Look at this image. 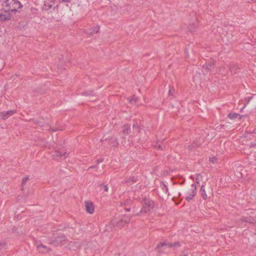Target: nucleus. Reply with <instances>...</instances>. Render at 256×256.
I'll return each mask as SVG.
<instances>
[{"label":"nucleus","mask_w":256,"mask_h":256,"mask_svg":"<svg viewBox=\"0 0 256 256\" xmlns=\"http://www.w3.org/2000/svg\"><path fill=\"white\" fill-rule=\"evenodd\" d=\"M131 217L126 214H116L111 220L110 223L114 226L121 228L130 222Z\"/></svg>","instance_id":"obj_1"},{"label":"nucleus","mask_w":256,"mask_h":256,"mask_svg":"<svg viewBox=\"0 0 256 256\" xmlns=\"http://www.w3.org/2000/svg\"><path fill=\"white\" fill-rule=\"evenodd\" d=\"M142 207L140 212H136L134 216H140L142 214L150 212L152 210L155 208V202L152 200L146 197L142 198Z\"/></svg>","instance_id":"obj_2"},{"label":"nucleus","mask_w":256,"mask_h":256,"mask_svg":"<svg viewBox=\"0 0 256 256\" xmlns=\"http://www.w3.org/2000/svg\"><path fill=\"white\" fill-rule=\"evenodd\" d=\"M196 186L195 184H192L190 188L186 190L184 192L186 199L190 201L192 199L196 194Z\"/></svg>","instance_id":"obj_3"},{"label":"nucleus","mask_w":256,"mask_h":256,"mask_svg":"<svg viewBox=\"0 0 256 256\" xmlns=\"http://www.w3.org/2000/svg\"><path fill=\"white\" fill-rule=\"evenodd\" d=\"M66 240V238L64 234L60 235L55 238L54 240H52L50 244L54 246L62 245L64 244Z\"/></svg>","instance_id":"obj_4"},{"label":"nucleus","mask_w":256,"mask_h":256,"mask_svg":"<svg viewBox=\"0 0 256 256\" xmlns=\"http://www.w3.org/2000/svg\"><path fill=\"white\" fill-rule=\"evenodd\" d=\"M68 156V154L66 152H62L60 151L56 150L54 154H53V158L56 160H60L65 159Z\"/></svg>","instance_id":"obj_5"},{"label":"nucleus","mask_w":256,"mask_h":256,"mask_svg":"<svg viewBox=\"0 0 256 256\" xmlns=\"http://www.w3.org/2000/svg\"><path fill=\"white\" fill-rule=\"evenodd\" d=\"M16 112L15 110H10L8 111H4L0 113V116L3 120H6L10 116L13 115Z\"/></svg>","instance_id":"obj_6"},{"label":"nucleus","mask_w":256,"mask_h":256,"mask_svg":"<svg viewBox=\"0 0 256 256\" xmlns=\"http://www.w3.org/2000/svg\"><path fill=\"white\" fill-rule=\"evenodd\" d=\"M85 204L86 211L90 214L93 213L94 212L93 204L90 202H86Z\"/></svg>","instance_id":"obj_7"},{"label":"nucleus","mask_w":256,"mask_h":256,"mask_svg":"<svg viewBox=\"0 0 256 256\" xmlns=\"http://www.w3.org/2000/svg\"><path fill=\"white\" fill-rule=\"evenodd\" d=\"M138 178L135 176H132L128 178L125 180L124 181V183L126 184L127 185H131L132 184L135 183L137 182Z\"/></svg>","instance_id":"obj_8"},{"label":"nucleus","mask_w":256,"mask_h":256,"mask_svg":"<svg viewBox=\"0 0 256 256\" xmlns=\"http://www.w3.org/2000/svg\"><path fill=\"white\" fill-rule=\"evenodd\" d=\"M52 1L48 0L47 1H45L42 7V8L44 10L48 11L52 7Z\"/></svg>","instance_id":"obj_9"},{"label":"nucleus","mask_w":256,"mask_h":256,"mask_svg":"<svg viewBox=\"0 0 256 256\" xmlns=\"http://www.w3.org/2000/svg\"><path fill=\"white\" fill-rule=\"evenodd\" d=\"M244 222L252 224L254 223V219L251 217H242L240 220V222L243 223Z\"/></svg>","instance_id":"obj_10"},{"label":"nucleus","mask_w":256,"mask_h":256,"mask_svg":"<svg viewBox=\"0 0 256 256\" xmlns=\"http://www.w3.org/2000/svg\"><path fill=\"white\" fill-rule=\"evenodd\" d=\"M36 246L39 251H40L42 252H46L50 250L49 248H48L46 246L42 244H37Z\"/></svg>","instance_id":"obj_11"},{"label":"nucleus","mask_w":256,"mask_h":256,"mask_svg":"<svg viewBox=\"0 0 256 256\" xmlns=\"http://www.w3.org/2000/svg\"><path fill=\"white\" fill-rule=\"evenodd\" d=\"M200 192L202 198L204 200H206L208 198V196H207V194H206V190L204 189V185L202 186L200 189Z\"/></svg>","instance_id":"obj_12"},{"label":"nucleus","mask_w":256,"mask_h":256,"mask_svg":"<svg viewBox=\"0 0 256 256\" xmlns=\"http://www.w3.org/2000/svg\"><path fill=\"white\" fill-rule=\"evenodd\" d=\"M167 246L168 248L173 247L172 243H166V242H160L158 246V248H160L164 246Z\"/></svg>","instance_id":"obj_13"},{"label":"nucleus","mask_w":256,"mask_h":256,"mask_svg":"<svg viewBox=\"0 0 256 256\" xmlns=\"http://www.w3.org/2000/svg\"><path fill=\"white\" fill-rule=\"evenodd\" d=\"M130 130V126L126 124L124 126L122 129V132L124 135H126L129 134Z\"/></svg>","instance_id":"obj_14"},{"label":"nucleus","mask_w":256,"mask_h":256,"mask_svg":"<svg viewBox=\"0 0 256 256\" xmlns=\"http://www.w3.org/2000/svg\"><path fill=\"white\" fill-rule=\"evenodd\" d=\"M10 18V16L8 14H0V20L6 21L8 20Z\"/></svg>","instance_id":"obj_15"},{"label":"nucleus","mask_w":256,"mask_h":256,"mask_svg":"<svg viewBox=\"0 0 256 256\" xmlns=\"http://www.w3.org/2000/svg\"><path fill=\"white\" fill-rule=\"evenodd\" d=\"M240 115L237 113H230L228 117L231 120H234L236 118Z\"/></svg>","instance_id":"obj_16"},{"label":"nucleus","mask_w":256,"mask_h":256,"mask_svg":"<svg viewBox=\"0 0 256 256\" xmlns=\"http://www.w3.org/2000/svg\"><path fill=\"white\" fill-rule=\"evenodd\" d=\"M128 100L130 103L134 104L137 102V98L134 96L132 98H129Z\"/></svg>","instance_id":"obj_17"},{"label":"nucleus","mask_w":256,"mask_h":256,"mask_svg":"<svg viewBox=\"0 0 256 256\" xmlns=\"http://www.w3.org/2000/svg\"><path fill=\"white\" fill-rule=\"evenodd\" d=\"M6 248V243L4 241H0V250L5 249Z\"/></svg>","instance_id":"obj_18"},{"label":"nucleus","mask_w":256,"mask_h":256,"mask_svg":"<svg viewBox=\"0 0 256 256\" xmlns=\"http://www.w3.org/2000/svg\"><path fill=\"white\" fill-rule=\"evenodd\" d=\"M28 179V177H24L22 178V189H24V185L27 182Z\"/></svg>","instance_id":"obj_19"},{"label":"nucleus","mask_w":256,"mask_h":256,"mask_svg":"<svg viewBox=\"0 0 256 256\" xmlns=\"http://www.w3.org/2000/svg\"><path fill=\"white\" fill-rule=\"evenodd\" d=\"M111 144H112V147L117 146L118 144L117 140H116V139L112 140L111 142Z\"/></svg>","instance_id":"obj_20"},{"label":"nucleus","mask_w":256,"mask_h":256,"mask_svg":"<svg viewBox=\"0 0 256 256\" xmlns=\"http://www.w3.org/2000/svg\"><path fill=\"white\" fill-rule=\"evenodd\" d=\"M160 187L162 188L167 193L168 192V188L167 186L164 184L162 183L160 185Z\"/></svg>","instance_id":"obj_21"},{"label":"nucleus","mask_w":256,"mask_h":256,"mask_svg":"<svg viewBox=\"0 0 256 256\" xmlns=\"http://www.w3.org/2000/svg\"><path fill=\"white\" fill-rule=\"evenodd\" d=\"M99 187H100L101 188H103L104 192H108V185H103V184H100L98 186Z\"/></svg>","instance_id":"obj_22"},{"label":"nucleus","mask_w":256,"mask_h":256,"mask_svg":"<svg viewBox=\"0 0 256 256\" xmlns=\"http://www.w3.org/2000/svg\"><path fill=\"white\" fill-rule=\"evenodd\" d=\"M132 128H134V130H136V132H140V129L138 128V124H134L132 126Z\"/></svg>","instance_id":"obj_23"},{"label":"nucleus","mask_w":256,"mask_h":256,"mask_svg":"<svg viewBox=\"0 0 256 256\" xmlns=\"http://www.w3.org/2000/svg\"><path fill=\"white\" fill-rule=\"evenodd\" d=\"M132 202V200H126L123 202H121L122 205H128L131 204Z\"/></svg>","instance_id":"obj_24"},{"label":"nucleus","mask_w":256,"mask_h":256,"mask_svg":"<svg viewBox=\"0 0 256 256\" xmlns=\"http://www.w3.org/2000/svg\"><path fill=\"white\" fill-rule=\"evenodd\" d=\"M202 178V176L200 174H196V182L197 184H199L200 182V178Z\"/></svg>","instance_id":"obj_25"},{"label":"nucleus","mask_w":256,"mask_h":256,"mask_svg":"<svg viewBox=\"0 0 256 256\" xmlns=\"http://www.w3.org/2000/svg\"><path fill=\"white\" fill-rule=\"evenodd\" d=\"M14 4H16V5H18V8H22V5L20 3V2L18 1V0L17 1H14Z\"/></svg>","instance_id":"obj_26"},{"label":"nucleus","mask_w":256,"mask_h":256,"mask_svg":"<svg viewBox=\"0 0 256 256\" xmlns=\"http://www.w3.org/2000/svg\"><path fill=\"white\" fill-rule=\"evenodd\" d=\"M174 89L172 88H170L169 90H168V94H169V96H174Z\"/></svg>","instance_id":"obj_27"},{"label":"nucleus","mask_w":256,"mask_h":256,"mask_svg":"<svg viewBox=\"0 0 256 256\" xmlns=\"http://www.w3.org/2000/svg\"><path fill=\"white\" fill-rule=\"evenodd\" d=\"M196 28V24H192V26H190V28H189L191 32L194 31V28Z\"/></svg>","instance_id":"obj_28"},{"label":"nucleus","mask_w":256,"mask_h":256,"mask_svg":"<svg viewBox=\"0 0 256 256\" xmlns=\"http://www.w3.org/2000/svg\"><path fill=\"white\" fill-rule=\"evenodd\" d=\"M173 246H177L179 247L180 246V242H176L172 243Z\"/></svg>","instance_id":"obj_29"},{"label":"nucleus","mask_w":256,"mask_h":256,"mask_svg":"<svg viewBox=\"0 0 256 256\" xmlns=\"http://www.w3.org/2000/svg\"><path fill=\"white\" fill-rule=\"evenodd\" d=\"M60 2H70V0H59Z\"/></svg>","instance_id":"obj_30"},{"label":"nucleus","mask_w":256,"mask_h":256,"mask_svg":"<svg viewBox=\"0 0 256 256\" xmlns=\"http://www.w3.org/2000/svg\"><path fill=\"white\" fill-rule=\"evenodd\" d=\"M103 160H103L102 158H100V159L98 160H96V164H98L100 163V162H103Z\"/></svg>","instance_id":"obj_31"},{"label":"nucleus","mask_w":256,"mask_h":256,"mask_svg":"<svg viewBox=\"0 0 256 256\" xmlns=\"http://www.w3.org/2000/svg\"><path fill=\"white\" fill-rule=\"evenodd\" d=\"M74 244H76V248H80L81 246L80 244L79 243V242H74Z\"/></svg>","instance_id":"obj_32"},{"label":"nucleus","mask_w":256,"mask_h":256,"mask_svg":"<svg viewBox=\"0 0 256 256\" xmlns=\"http://www.w3.org/2000/svg\"><path fill=\"white\" fill-rule=\"evenodd\" d=\"M216 159L215 158H210V161L213 163L216 162Z\"/></svg>","instance_id":"obj_33"},{"label":"nucleus","mask_w":256,"mask_h":256,"mask_svg":"<svg viewBox=\"0 0 256 256\" xmlns=\"http://www.w3.org/2000/svg\"><path fill=\"white\" fill-rule=\"evenodd\" d=\"M96 167H97L96 165H94V166H90L89 168H88V170H90V169H92V168H95Z\"/></svg>","instance_id":"obj_34"},{"label":"nucleus","mask_w":256,"mask_h":256,"mask_svg":"<svg viewBox=\"0 0 256 256\" xmlns=\"http://www.w3.org/2000/svg\"><path fill=\"white\" fill-rule=\"evenodd\" d=\"M38 123L40 126H46V130H48V128H49L48 126V125L43 126L42 124H40L39 122H38Z\"/></svg>","instance_id":"obj_35"},{"label":"nucleus","mask_w":256,"mask_h":256,"mask_svg":"<svg viewBox=\"0 0 256 256\" xmlns=\"http://www.w3.org/2000/svg\"><path fill=\"white\" fill-rule=\"evenodd\" d=\"M96 30V33H98L100 31V28L99 27H96L95 28V30Z\"/></svg>","instance_id":"obj_36"},{"label":"nucleus","mask_w":256,"mask_h":256,"mask_svg":"<svg viewBox=\"0 0 256 256\" xmlns=\"http://www.w3.org/2000/svg\"><path fill=\"white\" fill-rule=\"evenodd\" d=\"M10 12H16V10L14 8H11L10 10Z\"/></svg>","instance_id":"obj_37"},{"label":"nucleus","mask_w":256,"mask_h":256,"mask_svg":"<svg viewBox=\"0 0 256 256\" xmlns=\"http://www.w3.org/2000/svg\"><path fill=\"white\" fill-rule=\"evenodd\" d=\"M51 130L53 132H56V130H58V129H52V128Z\"/></svg>","instance_id":"obj_38"},{"label":"nucleus","mask_w":256,"mask_h":256,"mask_svg":"<svg viewBox=\"0 0 256 256\" xmlns=\"http://www.w3.org/2000/svg\"><path fill=\"white\" fill-rule=\"evenodd\" d=\"M158 147V148H159V149H161V150H162V146H161V145H159Z\"/></svg>","instance_id":"obj_39"},{"label":"nucleus","mask_w":256,"mask_h":256,"mask_svg":"<svg viewBox=\"0 0 256 256\" xmlns=\"http://www.w3.org/2000/svg\"><path fill=\"white\" fill-rule=\"evenodd\" d=\"M125 210H126V211H128L129 212L130 210V208H125Z\"/></svg>","instance_id":"obj_40"},{"label":"nucleus","mask_w":256,"mask_h":256,"mask_svg":"<svg viewBox=\"0 0 256 256\" xmlns=\"http://www.w3.org/2000/svg\"><path fill=\"white\" fill-rule=\"evenodd\" d=\"M86 95H90V94H88V92H86Z\"/></svg>","instance_id":"obj_41"},{"label":"nucleus","mask_w":256,"mask_h":256,"mask_svg":"<svg viewBox=\"0 0 256 256\" xmlns=\"http://www.w3.org/2000/svg\"><path fill=\"white\" fill-rule=\"evenodd\" d=\"M180 256H187V254H183V255H182Z\"/></svg>","instance_id":"obj_42"},{"label":"nucleus","mask_w":256,"mask_h":256,"mask_svg":"<svg viewBox=\"0 0 256 256\" xmlns=\"http://www.w3.org/2000/svg\"><path fill=\"white\" fill-rule=\"evenodd\" d=\"M200 144H196V146H200Z\"/></svg>","instance_id":"obj_43"},{"label":"nucleus","mask_w":256,"mask_h":256,"mask_svg":"<svg viewBox=\"0 0 256 256\" xmlns=\"http://www.w3.org/2000/svg\"><path fill=\"white\" fill-rule=\"evenodd\" d=\"M252 98V97L250 98H248V100H250Z\"/></svg>","instance_id":"obj_44"},{"label":"nucleus","mask_w":256,"mask_h":256,"mask_svg":"<svg viewBox=\"0 0 256 256\" xmlns=\"http://www.w3.org/2000/svg\"><path fill=\"white\" fill-rule=\"evenodd\" d=\"M24 2H26V0H23Z\"/></svg>","instance_id":"obj_45"}]
</instances>
